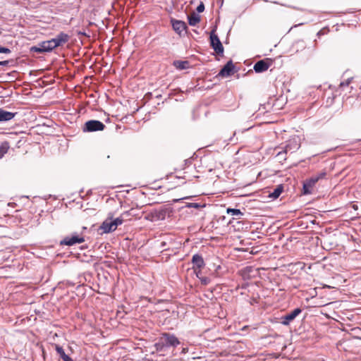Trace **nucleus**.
Returning <instances> with one entry per match:
<instances>
[{
    "instance_id": "f257e3e1",
    "label": "nucleus",
    "mask_w": 361,
    "mask_h": 361,
    "mask_svg": "<svg viewBox=\"0 0 361 361\" xmlns=\"http://www.w3.org/2000/svg\"><path fill=\"white\" fill-rule=\"evenodd\" d=\"M326 176V172L325 171H322L317 174L313 175L310 178H307L303 183V193L305 195L311 194L312 192V189L314 187L315 184L320 179L324 178Z\"/></svg>"
},
{
    "instance_id": "f03ea898",
    "label": "nucleus",
    "mask_w": 361,
    "mask_h": 361,
    "mask_svg": "<svg viewBox=\"0 0 361 361\" xmlns=\"http://www.w3.org/2000/svg\"><path fill=\"white\" fill-rule=\"evenodd\" d=\"M105 125L97 120H90L85 123L82 128L84 132H94L103 130Z\"/></svg>"
},
{
    "instance_id": "7ed1b4c3",
    "label": "nucleus",
    "mask_w": 361,
    "mask_h": 361,
    "mask_svg": "<svg viewBox=\"0 0 361 361\" xmlns=\"http://www.w3.org/2000/svg\"><path fill=\"white\" fill-rule=\"evenodd\" d=\"M210 43L212 47L219 55H221L224 53V47L218 37L215 34V30H212L210 33Z\"/></svg>"
},
{
    "instance_id": "20e7f679",
    "label": "nucleus",
    "mask_w": 361,
    "mask_h": 361,
    "mask_svg": "<svg viewBox=\"0 0 361 361\" xmlns=\"http://www.w3.org/2000/svg\"><path fill=\"white\" fill-rule=\"evenodd\" d=\"M55 49L51 39L47 41L42 42L38 46L32 47L31 51L37 53L49 52Z\"/></svg>"
},
{
    "instance_id": "39448f33",
    "label": "nucleus",
    "mask_w": 361,
    "mask_h": 361,
    "mask_svg": "<svg viewBox=\"0 0 361 361\" xmlns=\"http://www.w3.org/2000/svg\"><path fill=\"white\" fill-rule=\"evenodd\" d=\"M300 147V145L295 140H289L288 142L284 147L283 151H280L277 153V157L286 159V157H283L284 154H287L288 152H293L298 149Z\"/></svg>"
},
{
    "instance_id": "423d86ee",
    "label": "nucleus",
    "mask_w": 361,
    "mask_h": 361,
    "mask_svg": "<svg viewBox=\"0 0 361 361\" xmlns=\"http://www.w3.org/2000/svg\"><path fill=\"white\" fill-rule=\"evenodd\" d=\"M161 338L166 348H175L180 344L178 338L173 334L164 333L162 334Z\"/></svg>"
},
{
    "instance_id": "0eeeda50",
    "label": "nucleus",
    "mask_w": 361,
    "mask_h": 361,
    "mask_svg": "<svg viewBox=\"0 0 361 361\" xmlns=\"http://www.w3.org/2000/svg\"><path fill=\"white\" fill-rule=\"evenodd\" d=\"M99 229L102 231L104 233H111L116 229L115 228V226H114L112 221V214H109V217L102 222L101 226H99Z\"/></svg>"
},
{
    "instance_id": "6e6552de",
    "label": "nucleus",
    "mask_w": 361,
    "mask_h": 361,
    "mask_svg": "<svg viewBox=\"0 0 361 361\" xmlns=\"http://www.w3.org/2000/svg\"><path fill=\"white\" fill-rule=\"evenodd\" d=\"M85 241L83 237L78 235V234L73 235L71 236H66L61 241V245L68 246L73 245L76 243H82Z\"/></svg>"
},
{
    "instance_id": "1a4fd4ad",
    "label": "nucleus",
    "mask_w": 361,
    "mask_h": 361,
    "mask_svg": "<svg viewBox=\"0 0 361 361\" xmlns=\"http://www.w3.org/2000/svg\"><path fill=\"white\" fill-rule=\"evenodd\" d=\"M70 36L65 32H60L55 37L52 38V42L55 48L63 46L68 42Z\"/></svg>"
},
{
    "instance_id": "9d476101",
    "label": "nucleus",
    "mask_w": 361,
    "mask_h": 361,
    "mask_svg": "<svg viewBox=\"0 0 361 361\" xmlns=\"http://www.w3.org/2000/svg\"><path fill=\"white\" fill-rule=\"evenodd\" d=\"M301 312L302 310L300 308H295L292 312L287 313L281 318V324L286 326L288 325Z\"/></svg>"
},
{
    "instance_id": "9b49d317",
    "label": "nucleus",
    "mask_w": 361,
    "mask_h": 361,
    "mask_svg": "<svg viewBox=\"0 0 361 361\" xmlns=\"http://www.w3.org/2000/svg\"><path fill=\"white\" fill-rule=\"evenodd\" d=\"M171 24L174 31L181 35L185 31L187 25L185 22L178 20H171Z\"/></svg>"
},
{
    "instance_id": "f8f14e48",
    "label": "nucleus",
    "mask_w": 361,
    "mask_h": 361,
    "mask_svg": "<svg viewBox=\"0 0 361 361\" xmlns=\"http://www.w3.org/2000/svg\"><path fill=\"white\" fill-rule=\"evenodd\" d=\"M234 68L235 66L232 61L231 60L228 61L226 64L221 68V70L219 73V75L222 77L230 76L233 73Z\"/></svg>"
},
{
    "instance_id": "ddd939ff",
    "label": "nucleus",
    "mask_w": 361,
    "mask_h": 361,
    "mask_svg": "<svg viewBox=\"0 0 361 361\" xmlns=\"http://www.w3.org/2000/svg\"><path fill=\"white\" fill-rule=\"evenodd\" d=\"M270 66V63L265 60H260L254 65V71L256 73H262L267 71Z\"/></svg>"
},
{
    "instance_id": "4468645a",
    "label": "nucleus",
    "mask_w": 361,
    "mask_h": 361,
    "mask_svg": "<svg viewBox=\"0 0 361 361\" xmlns=\"http://www.w3.org/2000/svg\"><path fill=\"white\" fill-rule=\"evenodd\" d=\"M192 262L193 264V269H201L204 266L202 257L198 254H195L192 256Z\"/></svg>"
},
{
    "instance_id": "2eb2a0df",
    "label": "nucleus",
    "mask_w": 361,
    "mask_h": 361,
    "mask_svg": "<svg viewBox=\"0 0 361 361\" xmlns=\"http://www.w3.org/2000/svg\"><path fill=\"white\" fill-rule=\"evenodd\" d=\"M17 113L7 111L3 109H0V122L8 121L13 119Z\"/></svg>"
},
{
    "instance_id": "dca6fc26",
    "label": "nucleus",
    "mask_w": 361,
    "mask_h": 361,
    "mask_svg": "<svg viewBox=\"0 0 361 361\" xmlns=\"http://www.w3.org/2000/svg\"><path fill=\"white\" fill-rule=\"evenodd\" d=\"M55 350L63 361H73L71 357L66 354L63 348L61 346L56 345Z\"/></svg>"
},
{
    "instance_id": "f3484780",
    "label": "nucleus",
    "mask_w": 361,
    "mask_h": 361,
    "mask_svg": "<svg viewBox=\"0 0 361 361\" xmlns=\"http://www.w3.org/2000/svg\"><path fill=\"white\" fill-rule=\"evenodd\" d=\"M283 190V185H279L274 190V191L269 195V197L272 198V199H274V200L276 199V198H278L280 196V195L282 193Z\"/></svg>"
},
{
    "instance_id": "a211bd4d",
    "label": "nucleus",
    "mask_w": 361,
    "mask_h": 361,
    "mask_svg": "<svg viewBox=\"0 0 361 361\" xmlns=\"http://www.w3.org/2000/svg\"><path fill=\"white\" fill-rule=\"evenodd\" d=\"M188 18L190 25L192 26H195L200 21V17L194 13L189 16Z\"/></svg>"
},
{
    "instance_id": "6ab92c4d",
    "label": "nucleus",
    "mask_w": 361,
    "mask_h": 361,
    "mask_svg": "<svg viewBox=\"0 0 361 361\" xmlns=\"http://www.w3.org/2000/svg\"><path fill=\"white\" fill-rule=\"evenodd\" d=\"M174 66L180 70H184L189 68V62L188 61H176L173 63Z\"/></svg>"
},
{
    "instance_id": "aec40b11",
    "label": "nucleus",
    "mask_w": 361,
    "mask_h": 361,
    "mask_svg": "<svg viewBox=\"0 0 361 361\" xmlns=\"http://www.w3.org/2000/svg\"><path fill=\"white\" fill-rule=\"evenodd\" d=\"M10 148V145L8 142L5 141L1 143L0 145V157H4V156L8 152Z\"/></svg>"
},
{
    "instance_id": "412c9836",
    "label": "nucleus",
    "mask_w": 361,
    "mask_h": 361,
    "mask_svg": "<svg viewBox=\"0 0 361 361\" xmlns=\"http://www.w3.org/2000/svg\"><path fill=\"white\" fill-rule=\"evenodd\" d=\"M155 347L159 351H164L166 348L161 336L159 338V341L155 343Z\"/></svg>"
},
{
    "instance_id": "4be33fe9",
    "label": "nucleus",
    "mask_w": 361,
    "mask_h": 361,
    "mask_svg": "<svg viewBox=\"0 0 361 361\" xmlns=\"http://www.w3.org/2000/svg\"><path fill=\"white\" fill-rule=\"evenodd\" d=\"M227 213L231 214L232 216H242L243 215V212L238 209H227Z\"/></svg>"
},
{
    "instance_id": "5701e85b",
    "label": "nucleus",
    "mask_w": 361,
    "mask_h": 361,
    "mask_svg": "<svg viewBox=\"0 0 361 361\" xmlns=\"http://www.w3.org/2000/svg\"><path fill=\"white\" fill-rule=\"evenodd\" d=\"M123 218L122 216H119L118 218H116L115 219H112L114 226H115V228L116 229L117 227L120 225H121L123 223Z\"/></svg>"
},
{
    "instance_id": "b1692460",
    "label": "nucleus",
    "mask_w": 361,
    "mask_h": 361,
    "mask_svg": "<svg viewBox=\"0 0 361 361\" xmlns=\"http://www.w3.org/2000/svg\"><path fill=\"white\" fill-rule=\"evenodd\" d=\"M199 279H200L201 283L204 285H207L210 282V279L207 277L201 276V277H199Z\"/></svg>"
},
{
    "instance_id": "393cba45",
    "label": "nucleus",
    "mask_w": 361,
    "mask_h": 361,
    "mask_svg": "<svg viewBox=\"0 0 361 361\" xmlns=\"http://www.w3.org/2000/svg\"><path fill=\"white\" fill-rule=\"evenodd\" d=\"M11 51L10 49L4 47H0V53L11 54Z\"/></svg>"
},
{
    "instance_id": "a878e982",
    "label": "nucleus",
    "mask_w": 361,
    "mask_h": 361,
    "mask_svg": "<svg viewBox=\"0 0 361 361\" xmlns=\"http://www.w3.org/2000/svg\"><path fill=\"white\" fill-rule=\"evenodd\" d=\"M204 10V5L202 2H201L197 7V11L198 13H202Z\"/></svg>"
},
{
    "instance_id": "bb28decb",
    "label": "nucleus",
    "mask_w": 361,
    "mask_h": 361,
    "mask_svg": "<svg viewBox=\"0 0 361 361\" xmlns=\"http://www.w3.org/2000/svg\"><path fill=\"white\" fill-rule=\"evenodd\" d=\"M187 207L189 208H199L200 205L197 203H189Z\"/></svg>"
},
{
    "instance_id": "cd10ccee",
    "label": "nucleus",
    "mask_w": 361,
    "mask_h": 361,
    "mask_svg": "<svg viewBox=\"0 0 361 361\" xmlns=\"http://www.w3.org/2000/svg\"><path fill=\"white\" fill-rule=\"evenodd\" d=\"M350 80H351V79H348L347 80H345L344 82H341L340 84V86H341V87L348 86L350 84Z\"/></svg>"
},
{
    "instance_id": "c85d7f7f",
    "label": "nucleus",
    "mask_w": 361,
    "mask_h": 361,
    "mask_svg": "<svg viewBox=\"0 0 361 361\" xmlns=\"http://www.w3.org/2000/svg\"><path fill=\"white\" fill-rule=\"evenodd\" d=\"M8 63H9V61H0V66H6L8 65Z\"/></svg>"
},
{
    "instance_id": "c756f323",
    "label": "nucleus",
    "mask_w": 361,
    "mask_h": 361,
    "mask_svg": "<svg viewBox=\"0 0 361 361\" xmlns=\"http://www.w3.org/2000/svg\"><path fill=\"white\" fill-rule=\"evenodd\" d=\"M194 271H195L197 278L201 277L200 276V274H201V270L200 269H194Z\"/></svg>"
},
{
    "instance_id": "7c9ffc66",
    "label": "nucleus",
    "mask_w": 361,
    "mask_h": 361,
    "mask_svg": "<svg viewBox=\"0 0 361 361\" xmlns=\"http://www.w3.org/2000/svg\"><path fill=\"white\" fill-rule=\"evenodd\" d=\"M188 352V348L187 347H183L182 349H181V353L182 354H185Z\"/></svg>"
},
{
    "instance_id": "2f4dec72",
    "label": "nucleus",
    "mask_w": 361,
    "mask_h": 361,
    "mask_svg": "<svg viewBox=\"0 0 361 361\" xmlns=\"http://www.w3.org/2000/svg\"><path fill=\"white\" fill-rule=\"evenodd\" d=\"M78 35H85V36H86V33H85V32H82V31H79V32H78Z\"/></svg>"
},
{
    "instance_id": "473e14b6",
    "label": "nucleus",
    "mask_w": 361,
    "mask_h": 361,
    "mask_svg": "<svg viewBox=\"0 0 361 361\" xmlns=\"http://www.w3.org/2000/svg\"><path fill=\"white\" fill-rule=\"evenodd\" d=\"M219 269H221V266L218 265V266H216L215 271H217Z\"/></svg>"
},
{
    "instance_id": "72a5a7b5",
    "label": "nucleus",
    "mask_w": 361,
    "mask_h": 361,
    "mask_svg": "<svg viewBox=\"0 0 361 361\" xmlns=\"http://www.w3.org/2000/svg\"><path fill=\"white\" fill-rule=\"evenodd\" d=\"M353 209H355V210H357V208H358V207H357V205H356V204H354V205L353 206Z\"/></svg>"
},
{
    "instance_id": "f704fd0d",
    "label": "nucleus",
    "mask_w": 361,
    "mask_h": 361,
    "mask_svg": "<svg viewBox=\"0 0 361 361\" xmlns=\"http://www.w3.org/2000/svg\"><path fill=\"white\" fill-rule=\"evenodd\" d=\"M2 33V29L0 28V35Z\"/></svg>"
},
{
    "instance_id": "c9c22d12",
    "label": "nucleus",
    "mask_w": 361,
    "mask_h": 361,
    "mask_svg": "<svg viewBox=\"0 0 361 361\" xmlns=\"http://www.w3.org/2000/svg\"><path fill=\"white\" fill-rule=\"evenodd\" d=\"M0 159H1V157H0Z\"/></svg>"
}]
</instances>
